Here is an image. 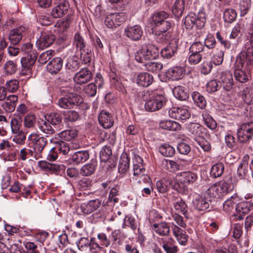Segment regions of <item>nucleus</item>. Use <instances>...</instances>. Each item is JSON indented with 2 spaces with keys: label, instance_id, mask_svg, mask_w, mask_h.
Here are the masks:
<instances>
[{
  "label": "nucleus",
  "instance_id": "f257e3e1",
  "mask_svg": "<svg viewBox=\"0 0 253 253\" xmlns=\"http://www.w3.org/2000/svg\"><path fill=\"white\" fill-rule=\"evenodd\" d=\"M253 64L248 63L247 58L239 54L234 64L235 80L241 83L247 82L251 78L250 71L252 69Z\"/></svg>",
  "mask_w": 253,
  "mask_h": 253
},
{
  "label": "nucleus",
  "instance_id": "f03ea898",
  "mask_svg": "<svg viewBox=\"0 0 253 253\" xmlns=\"http://www.w3.org/2000/svg\"><path fill=\"white\" fill-rule=\"evenodd\" d=\"M142 100L145 101L144 107L147 111L155 112L161 109L166 102L164 95L153 93L149 90H143L140 93Z\"/></svg>",
  "mask_w": 253,
  "mask_h": 253
},
{
  "label": "nucleus",
  "instance_id": "7ed1b4c3",
  "mask_svg": "<svg viewBox=\"0 0 253 253\" xmlns=\"http://www.w3.org/2000/svg\"><path fill=\"white\" fill-rule=\"evenodd\" d=\"M233 189V185L231 181L227 180L216 183L211 185L207 190V193L211 197L222 198Z\"/></svg>",
  "mask_w": 253,
  "mask_h": 253
},
{
  "label": "nucleus",
  "instance_id": "20e7f679",
  "mask_svg": "<svg viewBox=\"0 0 253 253\" xmlns=\"http://www.w3.org/2000/svg\"><path fill=\"white\" fill-rule=\"evenodd\" d=\"M206 22V15L203 11H199L196 14L190 13L185 18L184 24L187 30H191L194 27L201 29L205 26Z\"/></svg>",
  "mask_w": 253,
  "mask_h": 253
},
{
  "label": "nucleus",
  "instance_id": "39448f33",
  "mask_svg": "<svg viewBox=\"0 0 253 253\" xmlns=\"http://www.w3.org/2000/svg\"><path fill=\"white\" fill-rule=\"evenodd\" d=\"M171 26L172 22L166 20L156 27L152 28L153 33L159 38V42L165 43L169 41L171 37V33L169 31Z\"/></svg>",
  "mask_w": 253,
  "mask_h": 253
},
{
  "label": "nucleus",
  "instance_id": "423d86ee",
  "mask_svg": "<svg viewBox=\"0 0 253 253\" xmlns=\"http://www.w3.org/2000/svg\"><path fill=\"white\" fill-rule=\"evenodd\" d=\"M28 141L29 145L32 146L34 151H36V157L42 158V152L47 143L46 139L36 133H33L28 136Z\"/></svg>",
  "mask_w": 253,
  "mask_h": 253
},
{
  "label": "nucleus",
  "instance_id": "0eeeda50",
  "mask_svg": "<svg viewBox=\"0 0 253 253\" xmlns=\"http://www.w3.org/2000/svg\"><path fill=\"white\" fill-rule=\"evenodd\" d=\"M83 102L80 95L75 93H67L65 97H60L58 100L57 104L63 109H70L73 108L75 105H78Z\"/></svg>",
  "mask_w": 253,
  "mask_h": 253
},
{
  "label": "nucleus",
  "instance_id": "6e6552de",
  "mask_svg": "<svg viewBox=\"0 0 253 253\" xmlns=\"http://www.w3.org/2000/svg\"><path fill=\"white\" fill-rule=\"evenodd\" d=\"M237 134L241 142L250 141L253 136V122L242 124L238 129Z\"/></svg>",
  "mask_w": 253,
  "mask_h": 253
},
{
  "label": "nucleus",
  "instance_id": "1a4fd4ad",
  "mask_svg": "<svg viewBox=\"0 0 253 253\" xmlns=\"http://www.w3.org/2000/svg\"><path fill=\"white\" fill-rule=\"evenodd\" d=\"M127 19L125 13H110L106 15L104 23L109 28H114L121 25Z\"/></svg>",
  "mask_w": 253,
  "mask_h": 253
},
{
  "label": "nucleus",
  "instance_id": "9d476101",
  "mask_svg": "<svg viewBox=\"0 0 253 253\" xmlns=\"http://www.w3.org/2000/svg\"><path fill=\"white\" fill-rule=\"evenodd\" d=\"M55 36L50 32H42L40 37L36 42V46L39 49H43L53 44Z\"/></svg>",
  "mask_w": 253,
  "mask_h": 253
},
{
  "label": "nucleus",
  "instance_id": "9b49d317",
  "mask_svg": "<svg viewBox=\"0 0 253 253\" xmlns=\"http://www.w3.org/2000/svg\"><path fill=\"white\" fill-rule=\"evenodd\" d=\"M69 7L70 3L68 0H62L52 8L50 15L54 18L62 17L67 14Z\"/></svg>",
  "mask_w": 253,
  "mask_h": 253
},
{
  "label": "nucleus",
  "instance_id": "f8f14e48",
  "mask_svg": "<svg viewBox=\"0 0 253 253\" xmlns=\"http://www.w3.org/2000/svg\"><path fill=\"white\" fill-rule=\"evenodd\" d=\"M169 116L175 120L186 121L190 117V113L184 107H172L169 111Z\"/></svg>",
  "mask_w": 253,
  "mask_h": 253
},
{
  "label": "nucleus",
  "instance_id": "ddd939ff",
  "mask_svg": "<svg viewBox=\"0 0 253 253\" xmlns=\"http://www.w3.org/2000/svg\"><path fill=\"white\" fill-rule=\"evenodd\" d=\"M143 33L142 28L138 25L127 26L124 30V35L133 41L140 40Z\"/></svg>",
  "mask_w": 253,
  "mask_h": 253
},
{
  "label": "nucleus",
  "instance_id": "4468645a",
  "mask_svg": "<svg viewBox=\"0 0 253 253\" xmlns=\"http://www.w3.org/2000/svg\"><path fill=\"white\" fill-rule=\"evenodd\" d=\"M219 82L220 86L226 91H230L234 85V81L232 73L228 71L221 72Z\"/></svg>",
  "mask_w": 253,
  "mask_h": 253
},
{
  "label": "nucleus",
  "instance_id": "2eb2a0df",
  "mask_svg": "<svg viewBox=\"0 0 253 253\" xmlns=\"http://www.w3.org/2000/svg\"><path fill=\"white\" fill-rule=\"evenodd\" d=\"M171 201L174 210L186 216L188 208L185 201L177 194H172Z\"/></svg>",
  "mask_w": 253,
  "mask_h": 253
},
{
  "label": "nucleus",
  "instance_id": "dca6fc26",
  "mask_svg": "<svg viewBox=\"0 0 253 253\" xmlns=\"http://www.w3.org/2000/svg\"><path fill=\"white\" fill-rule=\"evenodd\" d=\"M158 241L167 253H176L177 252V247L174 245V241L172 238H161Z\"/></svg>",
  "mask_w": 253,
  "mask_h": 253
},
{
  "label": "nucleus",
  "instance_id": "f3484780",
  "mask_svg": "<svg viewBox=\"0 0 253 253\" xmlns=\"http://www.w3.org/2000/svg\"><path fill=\"white\" fill-rule=\"evenodd\" d=\"M153 231L161 236H168L170 232L169 223L166 221L154 223L151 226Z\"/></svg>",
  "mask_w": 253,
  "mask_h": 253
},
{
  "label": "nucleus",
  "instance_id": "a211bd4d",
  "mask_svg": "<svg viewBox=\"0 0 253 253\" xmlns=\"http://www.w3.org/2000/svg\"><path fill=\"white\" fill-rule=\"evenodd\" d=\"M92 78L91 72L87 68H84L75 75L74 81L77 84H82L89 82Z\"/></svg>",
  "mask_w": 253,
  "mask_h": 253
},
{
  "label": "nucleus",
  "instance_id": "6ab92c4d",
  "mask_svg": "<svg viewBox=\"0 0 253 253\" xmlns=\"http://www.w3.org/2000/svg\"><path fill=\"white\" fill-rule=\"evenodd\" d=\"M188 131L195 137V139L198 137H204L207 134V129L198 123H190L187 126Z\"/></svg>",
  "mask_w": 253,
  "mask_h": 253
},
{
  "label": "nucleus",
  "instance_id": "aec40b11",
  "mask_svg": "<svg viewBox=\"0 0 253 253\" xmlns=\"http://www.w3.org/2000/svg\"><path fill=\"white\" fill-rule=\"evenodd\" d=\"M171 229L173 235L178 242L182 246H185L188 241V235L186 232L173 223H172Z\"/></svg>",
  "mask_w": 253,
  "mask_h": 253
},
{
  "label": "nucleus",
  "instance_id": "412c9836",
  "mask_svg": "<svg viewBox=\"0 0 253 253\" xmlns=\"http://www.w3.org/2000/svg\"><path fill=\"white\" fill-rule=\"evenodd\" d=\"M176 177L181 182L185 183L186 185L192 184L198 178L196 173L190 171L179 172L177 174Z\"/></svg>",
  "mask_w": 253,
  "mask_h": 253
},
{
  "label": "nucleus",
  "instance_id": "4be33fe9",
  "mask_svg": "<svg viewBox=\"0 0 253 253\" xmlns=\"http://www.w3.org/2000/svg\"><path fill=\"white\" fill-rule=\"evenodd\" d=\"M178 48V42L175 40L170 41L169 45L162 49L161 54L163 58L169 59L176 53Z\"/></svg>",
  "mask_w": 253,
  "mask_h": 253
},
{
  "label": "nucleus",
  "instance_id": "5701e85b",
  "mask_svg": "<svg viewBox=\"0 0 253 253\" xmlns=\"http://www.w3.org/2000/svg\"><path fill=\"white\" fill-rule=\"evenodd\" d=\"M249 41L245 45V49L239 54L247 58L248 63H253V33L250 35Z\"/></svg>",
  "mask_w": 253,
  "mask_h": 253
},
{
  "label": "nucleus",
  "instance_id": "b1692460",
  "mask_svg": "<svg viewBox=\"0 0 253 253\" xmlns=\"http://www.w3.org/2000/svg\"><path fill=\"white\" fill-rule=\"evenodd\" d=\"M26 31V28L20 26L11 31L9 35V39L12 44L16 45L22 40L24 33Z\"/></svg>",
  "mask_w": 253,
  "mask_h": 253
},
{
  "label": "nucleus",
  "instance_id": "393cba45",
  "mask_svg": "<svg viewBox=\"0 0 253 253\" xmlns=\"http://www.w3.org/2000/svg\"><path fill=\"white\" fill-rule=\"evenodd\" d=\"M154 81L152 75L147 72L140 73L138 74L136 79V84L139 86L148 87L151 85Z\"/></svg>",
  "mask_w": 253,
  "mask_h": 253
},
{
  "label": "nucleus",
  "instance_id": "a878e982",
  "mask_svg": "<svg viewBox=\"0 0 253 253\" xmlns=\"http://www.w3.org/2000/svg\"><path fill=\"white\" fill-rule=\"evenodd\" d=\"M185 70L180 66H175L169 68L166 72V76L172 81L178 80L183 78Z\"/></svg>",
  "mask_w": 253,
  "mask_h": 253
},
{
  "label": "nucleus",
  "instance_id": "bb28decb",
  "mask_svg": "<svg viewBox=\"0 0 253 253\" xmlns=\"http://www.w3.org/2000/svg\"><path fill=\"white\" fill-rule=\"evenodd\" d=\"M98 121L100 125L105 128H109L114 124L112 116L107 112L102 111L98 116Z\"/></svg>",
  "mask_w": 253,
  "mask_h": 253
},
{
  "label": "nucleus",
  "instance_id": "cd10ccee",
  "mask_svg": "<svg viewBox=\"0 0 253 253\" xmlns=\"http://www.w3.org/2000/svg\"><path fill=\"white\" fill-rule=\"evenodd\" d=\"M72 44L77 52L85 51L86 46V42L79 33L77 32L74 35Z\"/></svg>",
  "mask_w": 253,
  "mask_h": 253
},
{
  "label": "nucleus",
  "instance_id": "c85d7f7f",
  "mask_svg": "<svg viewBox=\"0 0 253 253\" xmlns=\"http://www.w3.org/2000/svg\"><path fill=\"white\" fill-rule=\"evenodd\" d=\"M169 17V14L164 11L155 13L151 17L150 24L154 28L166 21Z\"/></svg>",
  "mask_w": 253,
  "mask_h": 253
},
{
  "label": "nucleus",
  "instance_id": "c756f323",
  "mask_svg": "<svg viewBox=\"0 0 253 253\" xmlns=\"http://www.w3.org/2000/svg\"><path fill=\"white\" fill-rule=\"evenodd\" d=\"M101 201L99 199L89 201L87 204H82L81 209L85 214H89L99 208Z\"/></svg>",
  "mask_w": 253,
  "mask_h": 253
},
{
  "label": "nucleus",
  "instance_id": "7c9ffc66",
  "mask_svg": "<svg viewBox=\"0 0 253 253\" xmlns=\"http://www.w3.org/2000/svg\"><path fill=\"white\" fill-rule=\"evenodd\" d=\"M130 159L126 153H123L118 165V171L120 174H126L129 168Z\"/></svg>",
  "mask_w": 253,
  "mask_h": 253
},
{
  "label": "nucleus",
  "instance_id": "2f4dec72",
  "mask_svg": "<svg viewBox=\"0 0 253 253\" xmlns=\"http://www.w3.org/2000/svg\"><path fill=\"white\" fill-rule=\"evenodd\" d=\"M63 65V61L60 57H55L47 65V71L52 74H56L60 70Z\"/></svg>",
  "mask_w": 253,
  "mask_h": 253
},
{
  "label": "nucleus",
  "instance_id": "473e14b6",
  "mask_svg": "<svg viewBox=\"0 0 253 253\" xmlns=\"http://www.w3.org/2000/svg\"><path fill=\"white\" fill-rule=\"evenodd\" d=\"M191 53H204L206 56H210L211 52L205 47L204 43L200 42H193L189 48Z\"/></svg>",
  "mask_w": 253,
  "mask_h": 253
},
{
  "label": "nucleus",
  "instance_id": "72a5a7b5",
  "mask_svg": "<svg viewBox=\"0 0 253 253\" xmlns=\"http://www.w3.org/2000/svg\"><path fill=\"white\" fill-rule=\"evenodd\" d=\"M253 208V204L251 201H243L236 204V211L239 214L245 215Z\"/></svg>",
  "mask_w": 253,
  "mask_h": 253
},
{
  "label": "nucleus",
  "instance_id": "f704fd0d",
  "mask_svg": "<svg viewBox=\"0 0 253 253\" xmlns=\"http://www.w3.org/2000/svg\"><path fill=\"white\" fill-rule=\"evenodd\" d=\"M160 127L169 131H178L181 128V125L177 122L172 120H164L160 123Z\"/></svg>",
  "mask_w": 253,
  "mask_h": 253
},
{
  "label": "nucleus",
  "instance_id": "c9c22d12",
  "mask_svg": "<svg viewBox=\"0 0 253 253\" xmlns=\"http://www.w3.org/2000/svg\"><path fill=\"white\" fill-rule=\"evenodd\" d=\"M165 162L167 169L171 172L177 171L183 168L181 160H166Z\"/></svg>",
  "mask_w": 253,
  "mask_h": 253
},
{
  "label": "nucleus",
  "instance_id": "e433bc0d",
  "mask_svg": "<svg viewBox=\"0 0 253 253\" xmlns=\"http://www.w3.org/2000/svg\"><path fill=\"white\" fill-rule=\"evenodd\" d=\"M97 166V162L92 160L82 167L80 174L85 176L91 175L95 171Z\"/></svg>",
  "mask_w": 253,
  "mask_h": 253
},
{
  "label": "nucleus",
  "instance_id": "4c0bfd02",
  "mask_svg": "<svg viewBox=\"0 0 253 253\" xmlns=\"http://www.w3.org/2000/svg\"><path fill=\"white\" fill-rule=\"evenodd\" d=\"M89 158V154L87 151H79L72 155V161L76 164L83 163Z\"/></svg>",
  "mask_w": 253,
  "mask_h": 253
},
{
  "label": "nucleus",
  "instance_id": "58836bf2",
  "mask_svg": "<svg viewBox=\"0 0 253 253\" xmlns=\"http://www.w3.org/2000/svg\"><path fill=\"white\" fill-rule=\"evenodd\" d=\"M147 55L149 60L155 59L159 56V50L155 45L148 44L142 47Z\"/></svg>",
  "mask_w": 253,
  "mask_h": 253
},
{
  "label": "nucleus",
  "instance_id": "ea45409f",
  "mask_svg": "<svg viewBox=\"0 0 253 253\" xmlns=\"http://www.w3.org/2000/svg\"><path fill=\"white\" fill-rule=\"evenodd\" d=\"M193 204L195 209L199 211L206 210L210 206L208 201L202 197L196 198L193 201Z\"/></svg>",
  "mask_w": 253,
  "mask_h": 253
},
{
  "label": "nucleus",
  "instance_id": "a19ab883",
  "mask_svg": "<svg viewBox=\"0 0 253 253\" xmlns=\"http://www.w3.org/2000/svg\"><path fill=\"white\" fill-rule=\"evenodd\" d=\"M173 93L176 98L180 100H185L189 97V93L182 86H177L173 89Z\"/></svg>",
  "mask_w": 253,
  "mask_h": 253
},
{
  "label": "nucleus",
  "instance_id": "79ce46f5",
  "mask_svg": "<svg viewBox=\"0 0 253 253\" xmlns=\"http://www.w3.org/2000/svg\"><path fill=\"white\" fill-rule=\"evenodd\" d=\"M238 199V196L236 194L228 198L223 204V210L226 212L231 211L234 209V205L236 204Z\"/></svg>",
  "mask_w": 253,
  "mask_h": 253
},
{
  "label": "nucleus",
  "instance_id": "37998d69",
  "mask_svg": "<svg viewBox=\"0 0 253 253\" xmlns=\"http://www.w3.org/2000/svg\"><path fill=\"white\" fill-rule=\"evenodd\" d=\"M159 152L161 154L166 157H172L175 154L174 148L169 144H164L159 147Z\"/></svg>",
  "mask_w": 253,
  "mask_h": 253
},
{
  "label": "nucleus",
  "instance_id": "c03bdc74",
  "mask_svg": "<svg viewBox=\"0 0 253 253\" xmlns=\"http://www.w3.org/2000/svg\"><path fill=\"white\" fill-rule=\"evenodd\" d=\"M237 13L232 8H227L223 12V20L225 23L228 24L232 23L237 18Z\"/></svg>",
  "mask_w": 253,
  "mask_h": 253
},
{
  "label": "nucleus",
  "instance_id": "a18cd8bd",
  "mask_svg": "<svg viewBox=\"0 0 253 253\" xmlns=\"http://www.w3.org/2000/svg\"><path fill=\"white\" fill-rule=\"evenodd\" d=\"M51 123L47 120H41L38 122V126L39 129L43 132L52 134L54 133V128L51 126Z\"/></svg>",
  "mask_w": 253,
  "mask_h": 253
},
{
  "label": "nucleus",
  "instance_id": "49530a36",
  "mask_svg": "<svg viewBox=\"0 0 253 253\" xmlns=\"http://www.w3.org/2000/svg\"><path fill=\"white\" fill-rule=\"evenodd\" d=\"M185 2L183 0H176L172 8V13L177 17L181 16L184 10Z\"/></svg>",
  "mask_w": 253,
  "mask_h": 253
},
{
  "label": "nucleus",
  "instance_id": "de8ad7c7",
  "mask_svg": "<svg viewBox=\"0 0 253 253\" xmlns=\"http://www.w3.org/2000/svg\"><path fill=\"white\" fill-rule=\"evenodd\" d=\"M192 97L194 103L201 109H204L206 106V101L204 97L199 92L194 91L192 94Z\"/></svg>",
  "mask_w": 253,
  "mask_h": 253
},
{
  "label": "nucleus",
  "instance_id": "09e8293b",
  "mask_svg": "<svg viewBox=\"0 0 253 253\" xmlns=\"http://www.w3.org/2000/svg\"><path fill=\"white\" fill-rule=\"evenodd\" d=\"M78 131L75 129H69L63 131L58 133L61 139L66 141H71L77 136Z\"/></svg>",
  "mask_w": 253,
  "mask_h": 253
},
{
  "label": "nucleus",
  "instance_id": "8fccbe9b",
  "mask_svg": "<svg viewBox=\"0 0 253 253\" xmlns=\"http://www.w3.org/2000/svg\"><path fill=\"white\" fill-rule=\"evenodd\" d=\"M17 69V65L15 62L12 60L7 61L3 66V70L7 75H13L16 73Z\"/></svg>",
  "mask_w": 253,
  "mask_h": 253
},
{
  "label": "nucleus",
  "instance_id": "3c124183",
  "mask_svg": "<svg viewBox=\"0 0 253 253\" xmlns=\"http://www.w3.org/2000/svg\"><path fill=\"white\" fill-rule=\"evenodd\" d=\"M203 119L205 125L211 129H214L217 124L216 122L213 119L212 117L206 112H203L202 113Z\"/></svg>",
  "mask_w": 253,
  "mask_h": 253
},
{
  "label": "nucleus",
  "instance_id": "603ef678",
  "mask_svg": "<svg viewBox=\"0 0 253 253\" xmlns=\"http://www.w3.org/2000/svg\"><path fill=\"white\" fill-rule=\"evenodd\" d=\"M145 69L152 73H157L163 69V64L159 62H149L145 64Z\"/></svg>",
  "mask_w": 253,
  "mask_h": 253
},
{
  "label": "nucleus",
  "instance_id": "864d4df0",
  "mask_svg": "<svg viewBox=\"0 0 253 253\" xmlns=\"http://www.w3.org/2000/svg\"><path fill=\"white\" fill-rule=\"evenodd\" d=\"M224 170V165L222 163H218L213 165L210 171L211 175L214 178L220 176Z\"/></svg>",
  "mask_w": 253,
  "mask_h": 253
},
{
  "label": "nucleus",
  "instance_id": "5fc2aeb1",
  "mask_svg": "<svg viewBox=\"0 0 253 253\" xmlns=\"http://www.w3.org/2000/svg\"><path fill=\"white\" fill-rule=\"evenodd\" d=\"M62 116L58 113H51L45 116V120L50 122L52 125H58L62 122Z\"/></svg>",
  "mask_w": 253,
  "mask_h": 253
},
{
  "label": "nucleus",
  "instance_id": "6e6d98bb",
  "mask_svg": "<svg viewBox=\"0 0 253 253\" xmlns=\"http://www.w3.org/2000/svg\"><path fill=\"white\" fill-rule=\"evenodd\" d=\"M55 148L60 154L66 155L70 151V148L69 144L64 141H59L55 143Z\"/></svg>",
  "mask_w": 253,
  "mask_h": 253
},
{
  "label": "nucleus",
  "instance_id": "4d7b16f0",
  "mask_svg": "<svg viewBox=\"0 0 253 253\" xmlns=\"http://www.w3.org/2000/svg\"><path fill=\"white\" fill-rule=\"evenodd\" d=\"M169 181L167 178H163L156 182V187L159 192L164 193L167 192L169 189Z\"/></svg>",
  "mask_w": 253,
  "mask_h": 253
},
{
  "label": "nucleus",
  "instance_id": "13d9d810",
  "mask_svg": "<svg viewBox=\"0 0 253 253\" xmlns=\"http://www.w3.org/2000/svg\"><path fill=\"white\" fill-rule=\"evenodd\" d=\"M90 240L87 238L81 237L76 242V244L79 250L84 252L88 251Z\"/></svg>",
  "mask_w": 253,
  "mask_h": 253
},
{
  "label": "nucleus",
  "instance_id": "bf43d9fd",
  "mask_svg": "<svg viewBox=\"0 0 253 253\" xmlns=\"http://www.w3.org/2000/svg\"><path fill=\"white\" fill-rule=\"evenodd\" d=\"M133 175L134 176L136 177V179L137 177H144L145 180H149L150 178L147 174H145V169L144 168L143 166H140V167L137 166L135 165V167H133Z\"/></svg>",
  "mask_w": 253,
  "mask_h": 253
},
{
  "label": "nucleus",
  "instance_id": "052dcab7",
  "mask_svg": "<svg viewBox=\"0 0 253 253\" xmlns=\"http://www.w3.org/2000/svg\"><path fill=\"white\" fill-rule=\"evenodd\" d=\"M4 87L9 92H15L19 87V82L15 79L10 80L6 82Z\"/></svg>",
  "mask_w": 253,
  "mask_h": 253
},
{
  "label": "nucleus",
  "instance_id": "680f3d73",
  "mask_svg": "<svg viewBox=\"0 0 253 253\" xmlns=\"http://www.w3.org/2000/svg\"><path fill=\"white\" fill-rule=\"evenodd\" d=\"M54 54L55 51L53 50H48L43 52L40 55L38 61L40 64H44L53 56Z\"/></svg>",
  "mask_w": 253,
  "mask_h": 253
},
{
  "label": "nucleus",
  "instance_id": "e2e57ef3",
  "mask_svg": "<svg viewBox=\"0 0 253 253\" xmlns=\"http://www.w3.org/2000/svg\"><path fill=\"white\" fill-rule=\"evenodd\" d=\"M206 59H203V62L199 67L201 73L204 75L210 73L212 68L211 61Z\"/></svg>",
  "mask_w": 253,
  "mask_h": 253
},
{
  "label": "nucleus",
  "instance_id": "0e129e2a",
  "mask_svg": "<svg viewBox=\"0 0 253 253\" xmlns=\"http://www.w3.org/2000/svg\"><path fill=\"white\" fill-rule=\"evenodd\" d=\"M24 246L27 253H40V249L42 246H38L35 243L26 242L24 243Z\"/></svg>",
  "mask_w": 253,
  "mask_h": 253
},
{
  "label": "nucleus",
  "instance_id": "69168bd1",
  "mask_svg": "<svg viewBox=\"0 0 253 253\" xmlns=\"http://www.w3.org/2000/svg\"><path fill=\"white\" fill-rule=\"evenodd\" d=\"M208 56H205L204 53H191L188 58V61L190 64L196 65L199 63L202 59H205Z\"/></svg>",
  "mask_w": 253,
  "mask_h": 253
},
{
  "label": "nucleus",
  "instance_id": "338daca9",
  "mask_svg": "<svg viewBox=\"0 0 253 253\" xmlns=\"http://www.w3.org/2000/svg\"><path fill=\"white\" fill-rule=\"evenodd\" d=\"M112 155V150L110 147L104 146L100 152V158L102 162L107 161Z\"/></svg>",
  "mask_w": 253,
  "mask_h": 253
},
{
  "label": "nucleus",
  "instance_id": "774afa93",
  "mask_svg": "<svg viewBox=\"0 0 253 253\" xmlns=\"http://www.w3.org/2000/svg\"><path fill=\"white\" fill-rule=\"evenodd\" d=\"M10 126L12 133H16L20 131L21 126V120L20 118H13L10 121Z\"/></svg>",
  "mask_w": 253,
  "mask_h": 253
}]
</instances>
